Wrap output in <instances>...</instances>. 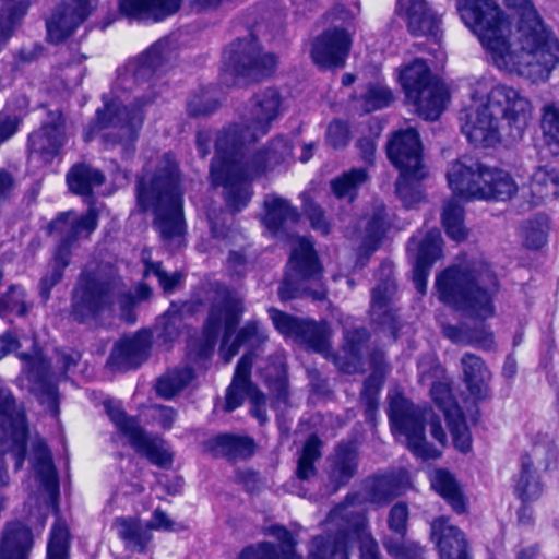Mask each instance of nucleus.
<instances>
[{
    "label": "nucleus",
    "instance_id": "nucleus-1",
    "mask_svg": "<svg viewBox=\"0 0 559 559\" xmlns=\"http://www.w3.org/2000/svg\"><path fill=\"white\" fill-rule=\"evenodd\" d=\"M515 10L513 27L492 0H457L464 24L478 37L488 60L499 71L546 80L559 62V41L530 0H506Z\"/></svg>",
    "mask_w": 559,
    "mask_h": 559
},
{
    "label": "nucleus",
    "instance_id": "nucleus-2",
    "mask_svg": "<svg viewBox=\"0 0 559 559\" xmlns=\"http://www.w3.org/2000/svg\"><path fill=\"white\" fill-rule=\"evenodd\" d=\"M281 105L277 91L267 88L253 98L238 121L216 135L210 174L213 185L224 187L227 204L234 211L243 209L251 198L249 179L274 168L292 154V147L284 139L274 140L266 151L246 152L248 145L269 132L271 123L281 114Z\"/></svg>",
    "mask_w": 559,
    "mask_h": 559
},
{
    "label": "nucleus",
    "instance_id": "nucleus-3",
    "mask_svg": "<svg viewBox=\"0 0 559 559\" xmlns=\"http://www.w3.org/2000/svg\"><path fill=\"white\" fill-rule=\"evenodd\" d=\"M182 195L177 164L170 154L150 163L139 179L138 204L144 211H153L154 225L170 248L185 242Z\"/></svg>",
    "mask_w": 559,
    "mask_h": 559
},
{
    "label": "nucleus",
    "instance_id": "nucleus-4",
    "mask_svg": "<svg viewBox=\"0 0 559 559\" xmlns=\"http://www.w3.org/2000/svg\"><path fill=\"white\" fill-rule=\"evenodd\" d=\"M440 299L461 310L466 317L484 322L496 314L495 299L499 292L496 275L487 264L450 267L437 277Z\"/></svg>",
    "mask_w": 559,
    "mask_h": 559
},
{
    "label": "nucleus",
    "instance_id": "nucleus-5",
    "mask_svg": "<svg viewBox=\"0 0 559 559\" xmlns=\"http://www.w3.org/2000/svg\"><path fill=\"white\" fill-rule=\"evenodd\" d=\"M241 313V299L236 294L224 290L219 300L213 306L204 325L203 355L213 350L219 334H223L221 356L225 362H229L242 343L247 341L262 342L266 338L265 330L258 322H250L231 340Z\"/></svg>",
    "mask_w": 559,
    "mask_h": 559
},
{
    "label": "nucleus",
    "instance_id": "nucleus-6",
    "mask_svg": "<svg viewBox=\"0 0 559 559\" xmlns=\"http://www.w3.org/2000/svg\"><path fill=\"white\" fill-rule=\"evenodd\" d=\"M389 417L395 438L406 444L416 455L423 459H436L440 451L425 440L424 423L430 427V433L440 444H444L447 435L440 419L430 408L415 407L397 391L389 393Z\"/></svg>",
    "mask_w": 559,
    "mask_h": 559
},
{
    "label": "nucleus",
    "instance_id": "nucleus-7",
    "mask_svg": "<svg viewBox=\"0 0 559 559\" xmlns=\"http://www.w3.org/2000/svg\"><path fill=\"white\" fill-rule=\"evenodd\" d=\"M447 179L450 189L466 200L510 199L518 186L509 173L490 168L468 158H460L449 165Z\"/></svg>",
    "mask_w": 559,
    "mask_h": 559
},
{
    "label": "nucleus",
    "instance_id": "nucleus-8",
    "mask_svg": "<svg viewBox=\"0 0 559 559\" xmlns=\"http://www.w3.org/2000/svg\"><path fill=\"white\" fill-rule=\"evenodd\" d=\"M344 521L343 528L336 536H317L308 548L307 559H348L349 542H358L361 559H380L376 540L366 530L365 518L357 513L353 501L336 507L331 511L329 521L338 523Z\"/></svg>",
    "mask_w": 559,
    "mask_h": 559
},
{
    "label": "nucleus",
    "instance_id": "nucleus-9",
    "mask_svg": "<svg viewBox=\"0 0 559 559\" xmlns=\"http://www.w3.org/2000/svg\"><path fill=\"white\" fill-rule=\"evenodd\" d=\"M386 151L389 159L400 170L396 193L405 206L412 207L423 199L417 183L427 175L417 131L412 128L397 131Z\"/></svg>",
    "mask_w": 559,
    "mask_h": 559
},
{
    "label": "nucleus",
    "instance_id": "nucleus-10",
    "mask_svg": "<svg viewBox=\"0 0 559 559\" xmlns=\"http://www.w3.org/2000/svg\"><path fill=\"white\" fill-rule=\"evenodd\" d=\"M15 352L23 364V374L28 381L31 391L35 393L39 402L46 405L52 415L58 414V393L51 382L50 368L38 350L33 336L16 337L11 333L0 336V359Z\"/></svg>",
    "mask_w": 559,
    "mask_h": 559
},
{
    "label": "nucleus",
    "instance_id": "nucleus-11",
    "mask_svg": "<svg viewBox=\"0 0 559 559\" xmlns=\"http://www.w3.org/2000/svg\"><path fill=\"white\" fill-rule=\"evenodd\" d=\"M143 122V112L139 105L129 108L121 96L105 103L98 109L96 119L84 133L85 141L100 136L107 145L121 144L129 152Z\"/></svg>",
    "mask_w": 559,
    "mask_h": 559
},
{
    "label": "nucleus",
    "instance_id": "nucleus-12",
    "mask_svg": "<svg viewBox=\"0 0 559 559\" xmlns=\"http://www.w3.org/2000/svg\"><path fill=\"white\" fill-rule=\"evenodd\" d=\"M397 78L415 112L427 120H435L441 115L448 99L447 88L431 78L428 66L421 59L403 64L397 70Z\"/></svg>",
    "mask_w": 559,
    "mask_h": 559
},
{
    "label": "nucleus",
    "instance_id": "nucleus-13",
    "mask_svg": "<svg viewBox=\"0 0 559 559\" xmlns=\"http://www.w3.org/2000/svg\"><path fill=\"white\" fill-rule=\"evenodd\" d=\"M490 81L478 80L471 88V103L463 109L462 132L476 146H492L500 140L497 114L488 99Z\"/></svg>",
    "mask_w": 559,
    "mask_h": 559
},
{
    "label": "nucleus",
    "instance_id": "nucleus-14",
    "mask_svg": "<svg viewBox=\"0 0 559 559\" xmlns=\"http://www.w3.org/2000/svg\"><path fill=\"white\" fill-rule=\"evenodd\" d=\"M150 295V288L142 285L136 296L122 293L116 286L96 283L82 277L74 290L73 312L80 320L95 316L104 306L118 304L122 311L133 306L135 300H143Z\"/></svg>",
    "mask_w": 559,
    "mask_h": 559
},
{
    "label": "nucleus",
    "instance_id": "nucleus-15",
    "mask_svg": "<svg viewBox=\"0 0 559 559\" xmlns=\"http://www.w3.org/2000/svg\"><path fill=\"white\" fill-rule=\"evenodd\" d=\"M223 62L226 71L252 80L270 75L277 66L272 53H262L253 38L238 39L224 51Z\"/></svg>",
    "mask_w": 559,
    "mask_h": 559
},
{
    "label": "nucleus",
    "instance_id": "nucleus-16",
    "mask_svg": "<svg viewBox=\"0 0 559 559\" xmlns=\"http://www.w3.org/2000/svg\"><path fill=\"white\" fill-rule=\"evenodd\" d=\"M105 409L115 426L128 438L130 444L153 464L167 467L173 462V454L160 439L148 438L139 424L128 417L119 402L106 400Z\"/></svg>",
    "mask_w": 559,
    "mask_h": 559
},
{
    "label": "nucleus",
    "instance_id": "nucleus-17",
    "mask_svg": "<svg viewBox=\"0 0 559 559\" xmlns=\"http://www.w3.org/2000/svg\"><path fill=\"white\" fill-rule=\"evenodd\" d=\"M552 455L547 442L535 443L521 457V469L515 478L514 492L526 504L536 501L543 495L540 472L548 468Z\"/></svg>",
    "mask_w": 559,
    "mask_h": 559
},
{
    "label": "nucleus",
    "instance_id": "nucleus-18",
    "mask_svg": "<svg viewBox=\"0 0 559 559\" xmlns=\"http://www.w3.org/2000/svg\"><path fill=\"white\" fill-rule=\"evenodd\" d=\"M269 313L275 329L285 337L305 343L318 353L328 350L331 330L325 322L299 320L276 309H270Z\"/></svg>",
    "mask_w": 559,
    "mask_h": 559
},
{
    "label": "nucleus",
    "instance_id": "nucleus-19",
    "mask_svg": "<svg viewBox=\"0 0 559 559\" xmlns=\"http://www.w3.org/2000/svg\"><path fill=\"white\" fill-rule=\"evenodd\" d=\"M442 238L438 229L412 237L407 246L408 257L413 263V282L416 289L426 292L427 277L432 264L441 257Z\"/></svg>",
    "mask_w": 559,
    "mask_h": 559
},
{
    "label": "nucleus",
    "instance_id": "nucleus-20",
    "mask_svg": "<svg viewBox=\"0 0 559 559\" xmlns=\"http://www.w3.org/2000/svg\"><path fill=\"white\" fill-rule=\"evenodd\" d=\"M252 367V355L246 354L237 364L235 376L226 393L225 409L231 412L241 405L243 395L247 394L251 403V414L261 423L266 421L265 397L251 386L249 382Z\"/></svg>",
    "mask_w": 559,
    "mask_h": 559
},
{
    "label": "nucleus",
    "instance_id": "nucleus-21",
    "mask_svg": "<svg viewBox=\"0 0 559 559\" xmlns=\"http://www.w3.org/2000/svg\"><path fill=\"white\" fill-rule=\"evenodd\" d=\"M488 99L492 103L496 114H501L508 124L515 130L516 135H520L532 118L530 100L512 87L492 86L491 82Z\"/></svg>",
    "mask_w": 559,
    "mask_h": 559
},
{
    "label": "nucleus",
    "instance_id": "nucleus-22",
    "mask_svg": "<svg viewBox=\"0 0 559 559\" xmlns=\"http://www.w3.org/2000/svg\"><path fill=\"white\" fill-rule=\"evenodd\" d=\"M320 274L321 267L317 262L312 243L305 237L296 238L293 243L285 282L280 289L281 297L283 299L293 297V295L287 294V290L298 284L299 281L319 282Z\"/></svg>",
    "mask_w": 559,
    "mask_h": 559
},
{
    "label": "nucleus",
    "instance_id": "nucleus-23",
    "mask_svg": "<svg viewBox=\"0 0 559 559\" xmlns=\"http://www.w3.org/2000/svg\"><path fill=\"white\" fill-rule=\"evenodd\" d=\"M431 396L448 421L454 447L462 453L469 452L472 449V437L460 407L452 399L449 385L442 382L433 383Z\"/></svg>",
    "mask_w": 559,
    "mask_h": 559
},
{
    "label": "nucleus",
    "instance_id": "nucleus-24",
    "mask_svg": "<svg viewBox=\"0 0 559 559\" xmlns=\"http://www.w3.org/2000/svg\"><path fill=\"white\" fill-rule=\"evenodd\" d=\"M95 0H66L47 22L50 41L59 43L70 36L90 15Z\"/></svg>",
    "mask_w": 559,
    "mask_h": 559
},
{
    "label": "nucleus",
    "instance_id": "nucleus-25",
    "mask_svg": "<svg viewBox=\"0 0 559 559\" xmlns=\"http://www.w3.org/2000/svg\"><path fill=\"white\" fill-rule=\"evenodd\" d=\"M350 47L349 35L342 29H332L317 37L311 57L321 67L342 66Z\"/></svg>",
    "mask_w": 559,
    "mask_h": 559
},
{
    "label": "nucleus",
    "instance_id": "nucleus-26",
    "mask_svg": "<svg viewBox=\"0 0 559 559\" xmlns=\"http://www.w3.org/2000/svg\"><path fill=\"white\" fill-rule=\"evenodd\" d=\"M270 534L278 540V550L274 545L263 542L246 547L237 559H301L295 549L298 540L293 532L284 526H272Z\"/></svg>",
    "mask_w": 559,
    "mask_h": 559
},
{
    "label": "nucleus",
    "instance_id": "nucleus-27",
    "mask_svg": "<svg viewBox=\"0 0 559 559\" xmlns=\"http://www.w3.org/2000/svg\"><path fill=\"white\" fill-rule=\"evenodd\" d=\"M152 337L151 332L142 331L120 340L110 356L112 366L122 370L140 366L148 355Z\"/></svg>",
    "mask_w": 559,
    "mask_h": 559
},
{
    "label": "nucleus",
    "instance_id": "nucleus-28",
    "mask_svg": "<svg viewBox=\"0 0 559 559\" xmlns=\"http://www.w3.org/2000/svg\"><path fill=\"white\" fill-rule=\"evenodd\" d=\"M33 544L34 536L26 524L9 522L0 534V559H29Z\"/></svg>",
    "mask_w": 559,
    "mask_h": 559
},
{
    "label": "nucleus",
    "instance_id": "nucleus-29",
    "mask_svg": "<svg viewBox=\"0 0 559 559\" xmlns=\"http://www.w3.org/2000/svg\"><path fill=\"white\" fill-rule=\"evenodd\" d=\"M408 518L407 507L403 503L395 504L389 515L390 530L399 535L397 540L388 539L384 545L390 555L395 559H421V548L409 542H404L406 521Z\"/></svg>",
    "mask_w": 559,
    "mask_h": 559
},
{
    "label": "nucleus",
    "instance_id": "nucleus-30",
    "mask_svg": "<svg viewBox=\"0 0 559 559\" xmlns=\"http://www.w3.org/2000/svg\"><path fill=\"white\" fill-rule=\"evenodd\" d=\"M397 4L401 10H405L408 28L414 35L439 40L440 17L427 8L424 0H397Z\"/></svg>",
    "mask_w": 559,
    "mask_h": 559
},
{
    "label": "nucleus",
    "instance_id": "nucleus-31",
    "mask_svg": "<svg viewBox=\"0 0 559 559\" xmlns=\"http://www.w3.org/2000/svg\"><path fill=\"white\" fill-rule=\"evenodd\" d=\"M431 538L436 542L441 559H468L464 534L448 524L445 518H439L431 524Z\"/></svg>",
    "mask_w": 559,
    "mask_h": 559
},
{
    "label": "nucleus",
    "instance_id": "nucleus-32",
    "mask_svg": "<svg viewBox=\"0 0 559 559\" xmlns=\"http://www.w3.org/2000/svg\"><path fill=\"white\" fill-rule=\"evenodd\" d=\"M524 195L532 205H540L559 197V173L548 166H539L530 176Z\"/></svg>",
    "mask_w": 559,
    "mask_h": 559
},
{
    "label": "nucleus",
    "instance_id": "nucleus-33",
    "mask_svg": "<svg viewBox=\"0 0 559 559\" xmlns=\"http://www.w3.org/2000/svg\"><path fill=\"white\" fill-rule=\"evenodd\" d=\"M180 3L181 0H120L119 8L132 19L160 21L176 13Z\"/></svg>",
    "mask_w": 559,
    "mask_h": 559
},
{
    "label": "nucleus",
    "instance_id": "nucleus-34",
    "mask_svg": "<svg viewBox=\"0 0 559 559\" xmlns=\"http://www.w3.org/2000/svg\"><path fill=\"white\" fill-rule=\"evenodd\" d=\"M96 228V213L93 209L85 215L68 212L51 224L52 231H60L67 240L87 237Z\"/></svg>",
    "mask_w": 559,
    "mask_h": 559
},
{
    "label": "nucleus",
    "instance_id": "nucleus-35",
    "mask_svg": "<svg viewBox=\"0 0 559 559\" xmlns=\"http://www.w3.org/2000/svg\"><path fill=\"white\" fill-rule=\"evenodd\" d=\"M118 536L133 551H144L152 540V533L147 525H142L136 518H121L115 522Z\"/></svg>",
    "mask_w": 559,
    "mask_h": 559
},
{
    "label": "nucleus",
    "instance_id": "nucleus-36",
    "mask_svg": "<svg viewBox=\"0 0 559 559\" xmlns=\"http://www.w3.org/2000/svg\"><path fill=\"white\" fill-rule=\"evenodd\" d=\"M462 367L469 393L476 399L485 397L490 373L483 360L473 354H465L462 357Z\"/></svg>",
    "mask_w": 559,
    "mask_h": 559
},
{
    "label": "nucleus",
    "instance_id": "nucleus-37",
    "mask_svg": "<svg viewBox=\"0 0 559 559\" xmlns=\"http://www.w3.org/2000/svg\"><path fill=\"white\" fill-rule=\"evenodd\" d=\"M430 483L431 487L449 502L455 512L463 513L465 511V499L452 474L444 469H436L430 474Z\"/></svg>",
    "mask_w": 559,
    "mask_h": 559
},
{
    "label": "nucleus",
    "instance_id": "nucleus-38",
    "mask_svg": "<svg viewBox=\"0 0 559 559\" xmlns=\"http://www.w3.org/2000/svg\"><path fill=\"white\" fill-rule=\"evenodd\" d=\"M169 53L168 40H158L143 52L135 62L129 64L133 72L134 80L152 74L159 67Z\"/></svg>",
    "mask_w": 559,
    "mask_h": 559
},
{
    "label": "nucleus",
    "instance_id": "nucleus-39",
    "mask_svg": "<svg viewBox=\"0 0 559 559\" xmlns=\"http://www.w3.org/2000/svg\"><path fill=\"white\" fill-rule=\"evenodd\" d=\"M443 331L445 336L454 343L468 344L483 349H490L495 344L492 332L484 324L473 330L449 325Z\"/></svg>",
    "mask_w": 559,
    "mask_h": 559
},
{
    "label": "nucleus",
    "instance_id": "nucleus-40",
    "mask_svg": "<svg viewBox=\"0 0 559 559\" xmlns=\"http://www.w3.org/2000/svg\"><path fill=\"white\" fill-rule=\"evenodd\" d=\"M70 190L76 194L88 195L104 182L103 174L87 165H76L67 175Z\"/></svg>",
    "mask_w": 559,
    "mask_h": 559
},
{
    "label": "nucleus",
    "instance_id": "nucleus-41",
    "mask_svg": "<svg viewBox=\"0 0 559 559\" xmlns=\"http://www.w3.org/2000/svg\"><path fill=\"white\" fill-rule=\"evenodd\" d=\"M264 206L265 214L262 217V222L270 231L275 233L286 221L296 219V211L282 198L267 197L264 201Z\"/></svg>",
    "mask_w": 559,
    "mask_h": 559
},
{
    "label": "nucleus",
    "instance_id": "nucleus-42",
    "mask_svg": "<svg viewBox=\"0 0 559 559\" xmlns=\"http://www.w3.org/2000/svg\"><path fill=\"white\" fill-rule=\"evenodd\" d=\"M66 143V135L59 127H45L29 136V146L33 152L53 156Z\"/></svg>",
    "mask_w": 559,
    "mask_h": 559
},
{
    "label": "nucleus",
    "instance_id": "nucleus-43",
    "mask_svg": "<svg viewBox=\"0 0 559 559\" xmlns=\"http://www.w3.org/2000/svg\"><path fill=\"white\" fill-rule=\"evenodd\" d=\"M213 442L217 455H226L230 459L246 457L253 452V442L246 437L222 435L217 436Z\"/></svg>",
    "mask_w": 559,
    "mask_h": 559
},
{
    "label": "nucleus",
    "instance_id": "nucleus-44",
    "mask_svg": "<svg viewBox=\"0 0 559 559\" xmlns=\"http://www.w3.org/2000/svg\"><path fill=\"white\" fill-rule=\"evenodd\" d=\"M367 179L368 174L365 169H353L334 179L331 182V188L337 199H347L348 201H352L355 198L359 186Z\"/></svg>",
    "mask_w": 559,
    "mask_h": 559
},
{
    "label": "nucleus",
    "instance_id": "nucleus-45",
    "mask_svg": "<svg viewBox=\"0 0 559 559\" xmlns=\"http://www.w3.org/2000/svg\"><path fill=\"white\" fill-rule=\"evenodd\" d=\"M192 378L193 372L188 367L168 371L165 376L158 379L156 392L162 397L170 399L177 392L182 390Z\"/></svg>",
    "mask_w": 559,
    "mask_h": 559
},
{
    "label": "nucleus",
    "instance_id": "nucleus-46",
    "mask_svg": "<svg viewBox=\"0 0 559 559\" xmlns=\"http://www.w3.org/2000/svg\"><path fill=\"white\" fill-rule=\"evenodd\" d=\"M442 225L449 238L462 241L467 236L464 226L463 210L455 201H449L442 212Z\"/></svg>",
    "mask_w": 559,
    "mask_h": 559
},
{
    "label": "nucleus",
    "instance_id": "nucleus-47",
    "mask_svg": "<svg viewBox=\"0 0 559 559\" xmlns=\"http://www.w3.org/2000/svg\"><path fill=\"white\" fill-rule=\"evenodd\" d=\"M384 209L379 207L372 218L368 222L366 233L362 237L360 250L365 255L371 254L378 247L386 230Z\"/></svg>",
    "mask_w": 559,
    "mask_h": 559
},
{
    "label": "nucleus",
    "instance_id": "nucleus-48",
    "mask_svg": "<svg viewBox=\"0 0 559 559\" xmlns=\"http://www.w3.org/2000/svg\"><path fill=\"white\" fill-rule=\"evenodd\" d=\"M540 127L545 144L552 154H559V110L554 105L543 108Z\"/></svg>",
    "mask_w": 559,
    "mask_h": 559
},
{
    "label": "nucleus",
    "instance_id": "nucleus-49",
    "mask_svg": "<svg viewBox=\"0 0 559 559\" xmlns=\"http://www.w3.org/2000/svg\"><path fill=\"white\" fill-rule=\"evenodd\" d=\"M69 531L66 523L57 520L47 545V559H68Z\"/></svg>",
    "mask_w": 559,
    "mask_h": 559
},
{
    "label": "nucleus",
    "instance_id": "nucleus-50",
    "mask_svg": "<svg viewBox=\"0 0 559 559\" xmlns=\"http://www.w3.org/2000/svg\"><path fill=\"white\" fill-rule=\"evenodd\" d=\"M392 100L393 95L388 86L370 85L360 98V107L364 111L369 112L389 106Z\"/></svg>",
    "mask_w": 559,
    "mask_h": 559
},
{
    "label": "nucleus",
    "instance_id": "nucleus-51",
    "mask_svg": "<svg viewBox=\"0 0 559 559\" xmlns=\"http://www.w3.org/2000/svg\"><path fill=\"white\" fill-rule=\"evenodd\" d=\"M523 239L526 247L539 249L547 242L548 219L546 216H538L527 222L523 229Z\"/></svg>",
    "mask_w": 559,
    "mask_h": 559
},
{
    "label": "nucleus",
    "instance_id": "nucleus-52",
    "mask_svg": "<svg viewBox=\"0 0 559 559\" xmlns=\"http://www.w3.org/2000/svg\"><path fill=\"white\" fill-rule=\"evenodd\" d=\"M400 492L401 487L392 476H380L369 485V500L377 504L388 502Z\"/></svg>",
    "mask_w": 559,
    "mask_h": 559
},
{
    "label": "nucleus",
    "instance_id": "nucleus-53",
    "mask_svg": "<svg viewBox=\"0 0 559 559\" xmlns=\"http://www.w3.org/2000/svg\"><path fill=\"white\" fill-rule=\"evenodd\" d=\"M319 448L320 441L313 436L305 443L297 466V475L300 479H308L314 474L313 462L320 456Z\"/></svg>",
    "mask_w": 559,
    "mask_h": 559
},
{
    "label": "nucleus",
    "instance_id": "nucleus-54",
    "mask_svg": "<svg viewBox=\"0 0 559 559\" xmlns=\"http://www.w3.org/2000/svg\"><path fill=\"white\" fill-rule=\"evenodd\" d=\"M352 139L349 127L342 120L332 121L326 129L325 141L333 148L345 147Z\"/></svg>",
    "mask_w": 559,
    "mask_h": 559
},
{
    "label": "nucleus",
    "instance_id": "nucleus-55",
    "mask_svg": "<svg viewBox=\"0 0 559 559\" xmlns=\"http://www.w3.org/2000/svg\"><path fill=\"white\" fill-rule=\"evenodd\" d=\"M142 259L145 263V273L146 275L153 274L158 278V282L163 289L166 293H170L175 289V287L180 283L181 281V274L178 272H175L173 274H167L165 271L162 270L159 263H150L147 261V252H143Z\"/></svg>",
    "mask_w": 559,
    "mask_h": 559
},
{
    "label": "nucleus",
    "instance_id": "nucleus-56",
    "mask_svg": "<svg viewBox=\"0 0 559 559\" xmlns=\"http://www.w3.org/2000/svg\"><path fill=\"white\" fill-rule=\"evenodd\" d=\"M217 106L210 91H202L190 97L188 102V111L191 116H202L212 112Z\"/></svg>",
    "mask_w": 559,
    "mask_h": 559
},
{
    "label": "nucleus",
    "instance_id": "nucleus-57",
    "mask_svg": "<svg viewBox=\"0 0 559 559\" xmlns=\"http://www.w3.org/2000/svg\"><path fill=\"white\" fill-rule=\"evenodd\" d=\"M384 371L381 367H377L374 372L366 380L362 390V397L367 402L370 411L373 409L377 393L381 386Z\"/></svg>",
    "mask_w": 559,
    "mask_h": 559
},
{
    "label": "nucleus",
    "instance_id": "nucleus-58",
    "mask_svg": "<svg viewBox=\"0 0 559 559\" xmlns=\"http://www.w3.org/2000/svg\"><path fill=\"white\" fill-rule=\"evenodd\" d=\"M150 530L179 532L186 528L181 523L173 521L169 515L160 509H156L151 521L146 524Z\"/></svg>",
    "mask_w": 559,
    "mask_h": 559
},
{
    "label": "nucleus",
    "instance_id": "nucleus-59",
    "mask_svg": "<svg viewBox=\"0 0 559 559\" xmlns=\"http://www.w3.org/2000/svg\"><path fill=\"white\" fill-rule=\"evenodd\" d=\"M160 324H163V332L159 335L163 334L166 338L174 340L181 325V314L174 308H170L165 313Z\"/></svg>",
    "mask_w": 559,
    "mask_h": 559
},
{
    "label": "nucleus",
    "instance_id": "nucleus-60",
    "mask_svg": "<svg viewBox=\"0 0 559 559\" xmlns=\"http://www.w3.org/2000/svg\"><path fill=\"white\" fill-rule=\"evenodd\" d=\"M356 467L355 455L352 452L346 454H337V463L334 473L337 475L340 481H346L353 474Z\"/></svg>",
    "mask_w": 559,
    "mask_h": 559
},
{
    "label": "nucleus",
    "instance_id": "nucleus-61",
    "mask_svg": "<svg viewBox=\"0 0 559 559\" xmlns=\"http://www.w3.org/2000/svg\"><path fill=\"white\" fill-rule=\"evenodd\" d=\"M394 292V285L392 283L386 282L383 286H377L372 292V308L373 310L381 309L385 306L389 297Z\"/></svg>",
    "mask_w": 559,
    "mask_h": 559
},
{
    "label": "nucleus",
    "instance_id": "nucleus-62",
    "mask_svg": "<svg viewBox=\"0 0 559 559\" xmlns=\"http://www.w3.org/2000/svg\"><path fill=\"white\" fill-rule=\"evenodd\" d=\"M17 124V116H0V145L16 132Z\"/></svg>",
    "mask_w": 559,
    "mask_h": 559
},
{
    "label": "nucleus",
    "instance_id": "nucleus-63",
    "mask_svg": "<svg viewBox=\"0 0 559 559\" xmlns=\"http://www.w3.org/2000/svg\"><path fill=\"white\" fill-rule=\"evenodd\" d=\"M154 419L165 429H170L176 420V412L168 406L153 408Z\"/></svg>",
    "mask_w": 559,
    "mask_h": 559
},
{
    "label": "nucleus",
    "instance_id": "nucleus-64",
    "mask_svg": "<svg viewBox=\"0 0 559 559\" xmlns=\"http://www.w3.org/2000/svg\"><path fill=\"white\" fill-rule=\"evenodd\" d=\"M306 213L309 216L311 225L314 229L321 231L322 234H326L329 231V226L323 218L322 211L312 203L307 204Z\"/></svg>",
    "mask_w": 559,
    "mask_h": 559
}]
</instances>
